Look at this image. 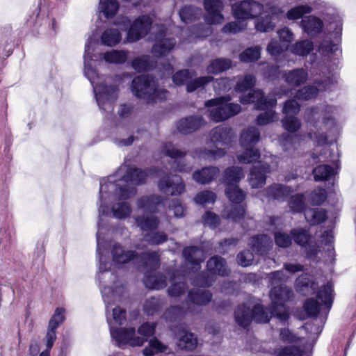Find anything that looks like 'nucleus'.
I'll use <instances>...</instances> for the list:
<instances>
[{
	"mask_svg": "<svg viewBox=\"0 0 356 356\" xmlns=\"http://www.w3.org/2000/svg\"><path fill=\"white\" fill-rule=\"evenodd\" d=\"M98 42L95 38L90 37L85 45L84 53V74L93 86L95 98L100 109L107 113L113 110V104L118 98V86L113 83L111 78H106L104 83L96 82L99 79L97 71L92 68L90 63L92 60V52Z\"/></svg>",
	"mask_w": 356,
	"mask_h": 356,
	"instance_id": "obj_1",
	"label": "nucleus"
},
{
	"mask_svg": "<svg viewBox=\"0 0 356 356\" xmlns=\"http://www.w3.org/2000/svg\"><path fill=\"white\" fill-rule=\"evenodd\" d=\"M150 170H142L137 168L130 169L127 172L118 184L112 181H101L99 190V217L106 214L108 212L107 199L108 193L115 191V195L120 200H127L135 195L136 190L135 186L143 184Z\"/></svg>",
	"mask_w": 356,
	"mask_h": 356,
	"instance_id": "obj_2",
	"label": "nucleus"
},
{
	"mask_svg": "<svg viewBox=\"0 0 356 356\" xmlns=\"http://www.w3.org/2000/svg\"><path fill=\"white\" fill-rule=\"evenodd\" d=\"M156 325L154 323H145L138 329V334L136 335L134 327H120L115 330L111 327V337L115 341L117 345L122 347L129 345L132 347L142 346L149 337L154 335Z\"/></svg>",
	"mask_w": 356,
	"mask_h": 356,
	"instance_id": "obj_3",
	"label": "nucleus"
},
{
	"mask_svg": "<svg viewBox=\"0 0 356 356\" xmlns=\"http://www.w3.org/2000/svg\"><path fill=\"white\" fill-rule=\"evenodd\" d=\"M131 92L147 104H152L165 99L168 91L159 88L154 79L149 75H140L134 78L131 84Z\"/></svg>",
	"mask_w": 356,
	"mask_h": 356,
	"instance_id": "obj_4",
	"label": "nucleus"
},
{
	"mask_svg": "<svg viewBox=\"0 0 356 356\" xmlns=\"http://www.w3.org/2000/svg\"><path fill=\"white\" fill-rule=\"evenodd\" d=\"M240 101L243 104L254 103L257 109L267 110L257 116V124L258 125H266L278 119L276 113L272 110V108L277 104L276 99L265 97L259 90H253L248 95H242L240 97Z\"/></svg>",
	"mask_w": 356,
	"mask_h": 356,
	"instance_id": "obj_5",
	"label": "nucleus"
},
{
	"mask_svg": "<svg viewBox=\"0 0 356 356\" xmlns=\"http://www.w3.org/2000/svg\"><path fill=\"white\" fill-rule=\"evenodd\" d=\"M229 96L220 97L207 101L205 106L209 109V116L213 122H222L238 114L241 107L238 104L229 103Z\"/></svg>",
	"mask_w": 356,
	"mask_h": 356,
	"instance_id": "obj_6",
	"label": "nucleus"
},
{
	"mask_svg": "<svg viewBox=\"0 0 356 356\" xmlns=\"http://www.w3.org/2000/svg\"><path fill=\"white\" fill-rule=\"evenodd\" d=\"M273 316H276V314H272V306L268 312L259 304L252 309L245 305H239L234 312L236 322L243 327L249 326L252 319L257 323H268Z\"/></svg>",
	"mask_w": 356,
	"mask_h": 356,
	"instance_id": "obj_7",
	"label": "nucleus"
},
{
	"mask_svg": "<svg viewBox=\"0 0 356 356\" xmlns=\"http://www.w3.org/2000/svg\"><path fill=\"white\" fill-rule=\"evenodd\" d=\"M293 295L291 289L283 284L275 286L270 291L272 314L275 313L276 317L282 321H285L289 318V312L284 302L290 300Z\"/></svg>",
	"mask_w": 356,
	"mask_h": 356,
	"instance_id": "obj_8",
	"label": "nucleus"
},
{
	"mask_svg": "<svg viewBox=\"0 0 356 356\" xmlns=\"http://www.w3.org/2000/svg\"><path fill=\"white\" fill-rule=\"evenodd\" d=\"M196 73L189 70H183L175 73L172 76V81L177 86L186 85V91L192 92L198 88H202L209 83L213 81L211 76H204L195 78Z\"/></svg>",
	"mask_w": 356,
	"mask_h": 356,
	"instance_id": "obj_9",
	"label": "nucleus"
},
{
	"mask_svg": "<svg viewBox=\"0 0 356 356\" xmlns=\"http://www.w3.org/2000/svg\"><path fill=\"white\" fill-rule=\"evenodd\" d=\"M232 10L235 18L245 20L253 19L261 14L264 7L257 1L243 0L234 3Z\"/></svg>",
	"mask_w": 356,
	"mask_h": 356,
	"instance_id": "obj_10",
	"label": "nucleus"
},
{
	"mask_svg": "<svg viewBox=\"0 0 356 356\" xmlns=\"http://www.w3.org/2000/svg\"><path fill=\"white\" fill-rule=\"evenodd\" d=\"M336 81L334 74L322 76L320 80H316L314 82L315 86H307L298 90L296 94V97L300 100L310 99L316 97L319 91L329 89Z\"/></svg>",
	"mask_w": 356,
	"mask_h": 356,
	"instance_id": "obj_11",
	"label": "nucleus"
},
{
	"mask_svg": "<svg viewBox=\"0 0 356 356\" xmlns=\"http://www.w3.org/2000/svg\"><path fill=\"white\" fill-rule=\"evenodd\" d=\"M157 187L162 193L170 195H179L185 191V184L181 177L177 175L162 177L158 181Z\"/></svg>",
	"mask_w": 356,
	"mask_h": 356,
	"instance_id": "obj_12",
	"label": "nucleus"
},
{
	"mask_svg": "<svg viewBox=\"0 0 356 356\" xmlns=\"http://www.w3.org/2000/svg\"><path fill=\"white\" fill-rule=\"evenodd\" d=\"M163 152L168 156L175 159L172 168L179 172H189L192 167L188 164L184 158L186 155V151L177 149L171 143H167L163 145Z\"/></svg>",
	"mask_w": 356,
	"mask_h": 356,
	"instance_id": "obj_13",
	"label": "nucleus"
},
{
	"mask_svg": "<svg viewBox=\"0 0 356 356\" xmlns=\"http://www.w3.org/2000/svg\"><path fill=\"white\" fill-rule=\"evenodd\" d=\"M291 235L294 242L305 249L306 254L311 257L316 255L318 251V247L315 242L312 241V236L309 232L302 228L293 229Z\"/></svg>",
	"mask_w": 356,
	"mask_h": 356,
	"instance_id": "obj_14",
	"label": "nucleus"
},
{
	"mask_svg": "<svg viewBox=\"0 0 356 356\" xmlns=\"http://www.w3.org/2000/svg\"><path fill=\"white\" fill-rule=\"evenodd\" d=\"M152 19L147 15L137 18L131 26L128 32V40L134 42L146 35L151 28Z\"/></svg>",
	"mask_w": 356,
	"mask_h": 356,
	"instance_id": "obj_15",
	"label": "nucleus"
},
{
	"mask_svg": "<svg viewBox=\"0 0 356 356\" xmlns=\"http://www.w3.org/2000/svg\"><path fill=\"white\" fill-rule=\"evenodd\" d=\"M204 8L207 11L205 21L209 24H221L224 17L221 13L223 3L220 0H204Z\"/></svg>",
	"mask_w": 356,
	"mask_h": 356,
	"instance_id": "obj_16",
	"label": "nucleus"
},
{
	"mask_svg": "<svg viewBox=\"0 0 356 356\" xmlns=\"http://www.w3.org/2000/svg\"><path fill=\"white\" fill-rule=\"evenodd\" d=\"M270 172V167L267 163L259 162L250 171L248 181L252 188H261L266 184V174Z\"/></svg>",
	"mask_w": 356,
	"mask_h": 356,
	"instance_id": "obj_17",
	"label": "nucleus"
},
{
	"mask_svg": "<svg viewBox=\"0 0 356 356\" xmlns=\"http://www.w3.org/2000/svg\"><path fill=\"white\" fill-rule=\"evenodd\" d=\"M267 13L268 15L261 17L255 22V28L260 32H268L273 30L275 24L272 22L271 17L279 18L283 15L284 11L277 6H270Z\"/></svg>",
	"mask_w": 356,
	"mask_h": 356,
	"instance_id": "obj_18",
	"label": "nucleus"
},
{
	"mask_svg": "<svg viewBox=\"0 0 356 356\" xmlns=\"http://www.w3.org/2000/svg\"><path fill=\"white\" fill-rule=\"evenodd\" d=\"M205 124L202 116H189L181 119L177 124V131L182 134L195 131Z\"/></svg>",
	"mask_w": 356,
	"mask_h": 356,
	"instance_id": "obj_19",
	"label": "nucleus"
},
{
	"mask_svg": "<svg viewBox=\"0 0 356 356\" xmlns=\"http://www.w3.org/2000/svg\"><path fill=\"white\" fill-rule=\"evenodd\" d=\"M156 42L152 48V53L156 56H161L170 52L175 46L176 42L173 38H165L162 31L156 37Z\"/></svg>",
	"mask_w": 356,
	"mask_h": 356,
	"instance_id": "obj_20",
	"label": "nucleus"
},
{
	"mask_svg": "<svg viewBox=\"0 0 356 356\" xmlns=\"http://www.w3.org/2000/svg\"><path fill=\"white\" fill-rule=\"evenodd\" d=\"M283 77L289 86L298 87L307 82L309 74L304 68H296L285 72Z\"/></svg>",
	"mask_w": 356,
	"mask_h": 356,
	"instance_id": "obj_21",
	"label": "nucleus"
},
{
	"mask_svg": "<svg viewBox=\"0 0 356 356\" xmlns=\"http://www.w3.org/2000/svg\"><path fill=\"white\" fill-rule=\"evenodd\" d=\"M183 256L187 264L193 266L192 268L197 270L200 264L205 259L204 252L197 247L191 246L184 249Z\"/></svg>",
	"mask_w": 356,
	"mask_h": 356,
	"instance_id": "obj_22",
	"label": "nucleus"
},
{
	"mask_svg": "<svg viewBox=\"0 0 356 356\" xmlns=\"http://www.w3.org/2000/svg\"><path fill=\"white\" fill-rule=\"evenodd\" d=\"M248 245L254 252L260 255H264L271 248L273 242L269 236L263 234L253 236Z\"/></svg>",
	"mask_w": 356,
	"mask_h": 356,
	"instance_id": "obj_23",
	"label": "nucleus"
},
{
	"mask_svg": "<svg viewBox=\"0 0 356 356\" xmlns=\"http://www.w3.org/2000/svg\"><path fill=\"white\" fill-rule=\"evenodd\" d=\"M220 170L217 167H204L193 174V180L200 184H207L218 176Z\"/></svg>",
	"mask_w": 356,
	"mask_h": 356,
	"instance_id": "obj_24",
	"label": "nucleus"
},
{
	"mask_svg": "<svg viewBox=\"0 0 356 356\" xmlns=\"http://www.w3.org/2000/svg\"><path fill=\"white\" fill-rule=\"evenodd\" d=\"M300 26L308 35H316L321 33L323 23L320 18L314 15H309L302 19Z\"/></svg>",
	"mask_w": 356,
	"mask_h": 356,
	"instance_id": "obj_25",
	"label": "nucleus"
},
{
	"mask_svg": "<svg viewBox=\"0 0 356 356\" xmlns=\"http://www.w3.org/2000/svg\"><path fill=\"white\" fill-rule=\"evenodd\" d=\"M207 270L212 275L227 276L230 272L225 260L221 257L215 256L207 261Z\"/></svg>",
	"mask_w": 356,
	"mask_h": 356,
	"instance_id": "obj_26",
	"label": "nucleus"
},
{
	"mask_svg": "<svg viewBox=\"0 0 356 356\" xmlns=\"http://www.w3.org/2000/svg\"><path fill=\"white\" fill-rule=\"evenodd\" d=\"M296 291L303 296L314 293L318 289V284L310 280L307 275H302L296 280Z\"/></svg>",
	"mask_w": 356,
	"mask_h": 356,
	"instance_id": "obj_27",
	"label": "nucleus"
},
{
	"mask_svg": "<svg viewBox=\"0 0 356 356\" xmlns=\"http://www.w3.org/2000/svg\"><path fill=\"white\" fill-rule=\"evenodd\" d=\"M113 261L118 264H125L138 257L132 250H124L119 243H115L111 250Z\"/></svg>",
	"mask_w": 356,
	"mask_h": 356,
	"instance_id": "obj_28",
	"label": "nucleus"
},
{
	"mask_svg": "<svg viewBox=\"0 0 356 356\" xmlns=\"http://www.w3.org/2000/svg\"><path fill=\"white\" fill-rule=\"evenodd\" d=\"M144 284L146 287L152 289H161L166 286V278L160 273H145Z\"/></svg>",
	"mask_w": 356,
	"mask_h": 356,
	"instance_id": "obj_29",
	"label": "nucleus"
},
{
	"mask_svg": "<svg viewBox=\"0 0 356 356\" xmlns=\"http://www.w3.org/2000/svg\"><path fill=\"white\" fill-rule=\"evenodd\" d=\"M145 356H153L158 353H170L171 349L167 344H164L156 337H153L149 341L148 346L143 349Z\"/></svg>",
	"mask_w": 356,
	"mask_h": 356,
	"instance_id": "obj_30",
	"label": "nucleus"
},
{
	"mask_svg": "<svg viewBox=\"0 0 356 356\" xmlns=\"http://www.w3.org/2000/svg\"><path fill=\"white\" fill-rule=\"evenodd\" d=\"M163 198L159 195L144 196L138 201V207L144 211L154 212L157 205L161 204Z\"/></svg>",
	"mask_w": 356,
	"mask_h": 356,
	"instance_id": "obj_31",
	"label": "nucleus"
},
{
	"mask_svg": "<svg viewBox=\"0 0 356 356\" xmlns=\"http://www.w3.org/2000/svg\"><path fill=\"white\" fill-rule=\"evenodd\" d=\"M244 177L243 170L238 166H232L227 168L224 172L223 181L227 186L237 185Z\"/></svg>",
	"mask_w": 356,
	"mask_h": 356,
	"instance_id": "obj_32",
	"label": "nucleus"
},
{
	"mask_svg": "<svg viewBox=\"0 0 356 356\" xmlns=\"http://www.w3.org/2000/svg\"><path fill=\"white\" fill-rule=\"evenodd\" d=\"M229 139L227 129L222 125L216 127L209 133V142L215 146L225 144Z\"/></svg>",
	"mask_w": 356,
	"mask_h": 356,
	"instance_id": "obj_33",
	"label": "nucleus"
},
{
	"mask_svg": "<svg viewBox=\"0 0 356 356\" xmlns=\"http://www.w3.org/2000/svg\"><path fill=\"white\" fill-rule=\"evenodd\" d=\"M260 133L257 128L250 127L241 135L240 144L242 147H253L259 140Z\"/></svg>",
	"mask_w": 356,
	"mask_h": 356,
	"instance_id": "obj_34",
	"label": "nucleus"
},
{
	"mask_svg": "<svg viewBox=\"0 0 356 356\" xmlns=\"http://www.w3.org/2000/svg\"><path fill=\"white\" fill-rule=\"evenodd\" d=\"M291 192V188L279 184H273L266 189V196L277 200H283Z\"/></svg>",
	"mask_w": 356,
	"mask_h": 356,
	"instance_id": "obj_35",
	"label": "nucleus"
},
{
	"mask_svg": "<svg viewBox=\"0 0 356 356\" xmlns=\"http://www.w3.org/2000/svg\"><path fill=\"white\" fill-rule=\"evenodd\" d=\"M122 35L116 28H108L104 31L101 35V43L108 47L117 45L121 40Z\"/></svg>",
	"mask_w": 356,
	"mask_h": 356,
	"instance_id": "obj_36",
	"label": "nucleus"
},
{
	"mask_svg": "<svg viewBox=\"0 0 356 356\" xmlns=\"http://www.w3.org/2000/svg\"><path fill=\"white\" fill-rule=\"evenodd\" d=\"M135 221L138 227L143 231H150L156 229L159 225V218L153 215H143L135 218Z\"/></svg>",
	"mask_w": 356,
	"mask_h": 356,
	"instance_id": "obj_37",
	"label": "nucleus"
},
{
	"mask_svg": "<svg viewBox=\"0 0 356 356\" xmlns=\"http://www.w3.org/2000/svg\"><path fill=\"white\" fill-rule=\"evenodd\" d=\"M212 294L209 291L196 289L191 291L188 293V300L194 305H205L211 302Z\"/></svg>",
	"mask_w": 356,
	"mask_h": 356,
	"instance_id": "obj_38",
	"label": "nucleus"
},
{
	"mask_svg": "<svg viewBox=\"0 0 356 356\" xmlns=\"http://www.w3.org/2000/svg\"><path fill=\"white\" fill-rule=\"evenodd\" d=\"M197 345V338L191 332L182 330L180 332L177 346L180 349L194 350Z\"/></svg>",
	"mask_w": 356,
	"mask_h": 356,
	"instance_id": "obj_39",
	"label": "nucleus"
},
{
	"mask_svg": "<svg viewBox=\"0 0 356 356\" xmlns=\"http://www.w3.org/2000/svg\"><path fill=\"white\" fill-rule=\"evenodd\" d=\"M305 217L311 225H316L324 222L327 214L323 209H309L305 211Z\"/></svg>",
	"mask_w": 356,
	"mask_h": 356,
	"instance_id": "obj_40",
	"label": "nucleus"
},
{
	"mask_svg": "<svg viewBox=\"0 0 356 356\" xmlns=\"http://www.w3.org/2000/svg\"><path fill=\"white\" fill-rule=\"evenodd\" d=\"M232 62L227 58H217L211 62L207 67V72L209 74H218L229 69Z\"/></svg>",
	"mask_w": 356,
	"mask_h": 356,
	"instance_id": "obj_41",
	"label": "nucleus"
},
{
	"mask_svg": "<svg viewBox=\"0 0 356 356\" xmlns=\"http://www.w3.org/2000/svg\"><path fill=\"white\" fill-rule=\"evenodd\" d=\"M102 58L108 63L122 64L128 57V53L122 50H111L102 54Z\"/></svg>",
	"mask_w": 356,
	"mask_h": 356,
	"instance_id": "obj_42",
	"label": "nucleus"
},
{
	"mask_svg": "<svg viewBox=\"0 0 356 356\" xmlns=\"http://www.w3.org/2000/svg\"><path fill=\"white\" fill-rule=\"evenodd\" d=\"M334 174L335 171L333 168L327 164L320 165L313 170V175L316 181L329 180Z\"/></svg>",
	"mask_w": 356,
	"mask_h": 356,
	"instance_id": "obj_43",
	"label": "nucleus"
},
{
	"mask_svg": "<svg viewBox=\"0 0 356 356\" xmlns=\"http://www.w3.org/2000/svg\"><path fill=\"white\" fill-rule=\"evenodd\" d=\"M245 151L238 152L236 157L241 163H251L257 161L260 157V153L257 149L253 147H243Z\"/></svg>",
	"mask_w": 356,
	"mask_h": 356,
	"instance_id": "obj_44",
	"label": "nucleus"
},
{
	"mask_svg": "<svg viewBox=\"0 0 356 356\" xmlns=\"http://www.w3.org/2000/svg\"><path fill=\"white\" fill-rule=\"evenodd\" d=\"M119 8L118 2L116 0H100L99 9L104 16L108 19L113 17Z\"/></svg>",
	"mask_w": 356,
	"mask_h": 356,
	"instance_id": "obj_45",
	"label": "nucleus"
},
{
	"mask_svg": "<svg viewBox=\"0 0 356 356\" xmlns=\"http://www.w3.org/2000/svg\"><path fill=\"white\" fill-rule=\"evenodd\" d=\"M312 8L307 4L299 5L291 8L286 14L289 20H296L305 17L304 15L312 12Z\"/></svg>",
	"mask_w": 356,
	"mask_h": 356,
	"instance_id": "obj_46",
	"label": "nucleus"
},
{
	"mask_svg": "<svg viewBox=\"0 0 356 356\" xmlns=\"http://www.w3.org/2000/svg\"><path fill=\"white\" fill-rule=\"evenodd\" d=\"M201 14V9L193 6H185L179 11L180 18L185 23L192 22L196 18H198Z\"/></svg>",
	"mask_w": 356,
	"mask_h": 356,
	"instance_id": "obj_47",
	"label": "nucleus"
},
{
	"mask_svg": "<svg viewBox=\"0 0 356 356\" xmlns=\"http://www.w3.org/2000/svg\"><path fill=\"white\" fill-rule=\"evenodd\" d=\"M225 193L229 200L235 204H240L245 198V193L238 185L227 186Z\"/></svg>",
	"mask_w": 356,
	"mask_h": 356,
	"instance_id": "obj_48",
	"label": "nucleus"
},
{
	"mask_svg": "<svg viewBox=\"0 0 356 356\" xmlns=\"http://www.w3.org/2000/svg\"><path fill=\"white\" fill-rule=\"evenodd\" d=\"M317 297L327 309H330L333 301V289L332 284H327L325 285L318 292Z\"/></svg>",
	"mask_w": 356,
	"mask_h": 356,
	"instance_id": "obj_49",
	"label": "nucleus"
},
{
	"mask_svg": "<svg viewBox=\"0 0 356 356\" xmlns=\"http://www.w3.org/2000/svg\"><path fill=\"white\" fill-rule=\"evenodd\" d=\"M260 55L261 48L256 46L246 49L240 54L239 58L242 62L250 63L257 60L260 58Z\"/></svg>",
	"mask_w": 356,
	"mask_h": 356,
	"instance_id": "obj_50",
	"label": "nucleus"
},
{
	"mask_svg": "<svg viewBox=\"0 0 356 356\" xmlns=\"http://www.w3.org/2000/svg\"><path fill=\"white\" fill-rule=\"evenodd\" d=\"M313 42L309 40H304L296 42L292 47V51L299 56H307L313 50Z\"/></svg>",
	"mask_w": 356,
	"mask_h": 356,
	"instance_id": "obj_51",
	"label": "nucleus"
},
{
	"mask_svg": "<svg viewBox=\"0 0 356 356\" xmlns=\"http://www.w3.org/2000/svg\"><path fill=\"white\" fill-rule=\"evenodd\" d=\"M225 213L227 218L238 221L244 217L245 208L243 205H232L231 207H227Z\"/></svg>",
	"mask_w": 356,
	"mask_h": 356,
	"instance_id": "obj_52",
	"label": "nucleus"
},
{
	"mask_svg": "<svg viewBox=\"0 0 356 356\" xmlns=\"http://www.w3.org/2000/svg\"><path fill=\"white\" fill-rule=\"evenodd\" d=\"M112 211L114 217L122 219L130 215L131 209L128 203L121 202L112 207Z\"/></svg>",
	"mask_w": 356,
	"mask_h": 356,
	"instance_id": "obj_53",
	"label": "nucleus"
},
{
	"mask_svg": "<svg viewBox=\"0 0 356 356\" xmlns=\"http://www.w3.org/2000/svg\"><path fill=\"white\" fill-rule=\"evenodd\" d=\"M195 154L202 159H216L220 158L225 155V152L222 149L216 147L213 149H197L195 151Z\"/></svg>",
	"mask_w": 356,
	"mask_h": 356,
	"instance_id": "obj_54",
	"label": "nucleus"
},
{
	"mask_svg": "<svg viewBox=\"0 0 356 356\" xmlns=\"http://www.w3.org/2000/svg\"><path fill=\"white\" fill-rule=\"evenodd\" d=\"M289 207L293 213H300L305 208V196L302 194H297L291 197Z\"/></svg>",
	"mask_w": 356,
	"mask_h": 356,
	"instance_id": "obj_55",
	"label": "nucleus"
},
{
	"mask_svg": "<svg viewBox=\"0 0 356 356\" xmlns=\"http://www.w3.org/2000/svg\"><path fill=\"white\" fill-rule=\"evenodd\" d=\"M255 77L252 74H246L241 77L236 86V90L238 92H245L254 86Z\"/></svg>",
	"mask_w": 356,
	"mask_h": 356,
	"instance_id": "obj_56",
	"label": "nucleus"
},
{
	"mask_svg": "<svg viewBox=\"0 0 356 356\" xmlns=\"http://www.w3.org/2000/svg\"><path fill=\"white\" fill-rule=\"evenodd\" d=\"M161 307V302L159 299L152 297L145 300L143 305V309L147 315H153L160 309Z\"/></svg>",
	"mask_w": 356,
	"mask_h": 356,
	"instance_id": "obj_57",
	"label": "nucleus"
},
{
	"mask_svg": "<svg viewBox=\"0 0 356 356\" xmlns=\"http://www.w3.org/2000/svg\"><path fill=\"white\" fill-rule=\"evenodd\" d=\"M216 200V194L210 191H204L197 193L194 197V201L198 204H213Z\"/></svg>",
	"mask_w": 356,
	"mask_h": 356,
	"instance_id": "obj_58",
	"label": "nucleus"
},
{
	"mask_svg": "<svg viewBox=\"0 0 356 356\" xmlns=\"http://www.w3.org/2000/svg\"><path fill=\"white\" fill-rule=\"evenodd\" d=\"M150 59L149 56H140L132 61V67L138 72L148 70L151 67Z\"/></svg>",
	"mask_w": 356,
	"mask_h": 356,
	"instance_id": "obj_59",
	"label": "nucleus"
},
{
	"mask_svg": "<svg viewBox=\"0 0 356 356\" xmlns=\"http://www.w3.org/2000/svg\"><path fill=\"white\" fill-rule=\"evenodd\" d=\"M232 85V80L227 77L217 79L213 82V86L216 93L229 90Z\"/></svg>",
	"mask_w": 356,
	"mask_h": 356,
	"instance_id": "obj_60",
	"label": "nucleus"
},
{
	"mask_svg": "<svg viewBox=\"0 0 356 356\" xmlns=\"http://www.w3.org/2000/svg\"><path fill=\"white\" fill-rule=\"evenodd\" d=\"M144 238L152 245H160L168 241V235L164 232H156L145 234Z\"/></svg>",
	"mask_w": 356,
	"mask_h": 356,
	"instance_id": "obj_61",
	"label": "nucleus"
},
{
	"mask_svg": "<svg viewBox=\"0 0 356 356\" xmlns=\"http://www.w3.org/2000/svg\"><path fill=\"white\" fill-rule=\"evenodd\" d=\"M140 259L146 266L154 268L159 266V255L156 252H145L140 256Z\"/></svg>",
	"mask_w": 356,
	"mask_h": 356,
	"instance_id": "obj_62",
	"label": "nucleus"
},
{
	"mask_svg": "<svg viewBox=\"0 0 356 356\" xmlns=\"http://www.w3.org/2000/svg\"><path fill=\"white\" fill-rule=\"evenodd\" d=\"M283 127L289 132L297 131L301 125L300 120L295 116H286L282 120Z\"/></svg>",
	"mask_w": 356,
	"mask_h": 356,
	"instance_id": "obj_63",
	"label": "nucleus"
},
{
	"mask_svg": "<svg viewBox=\"0 0 356 356\" xmlns=\"http://www.w3.org/2000/svg\"><path fill=\"white\" fill-rule=\"evenodd\" d=\"M277 356H302V350L293 346H286L275 351Z\"/></svg>",
	"mask_w": 356,
	"mask_h": 356,
	"instance_id": "obj_64",
	"label": "nucleus"
}]
</instances>
